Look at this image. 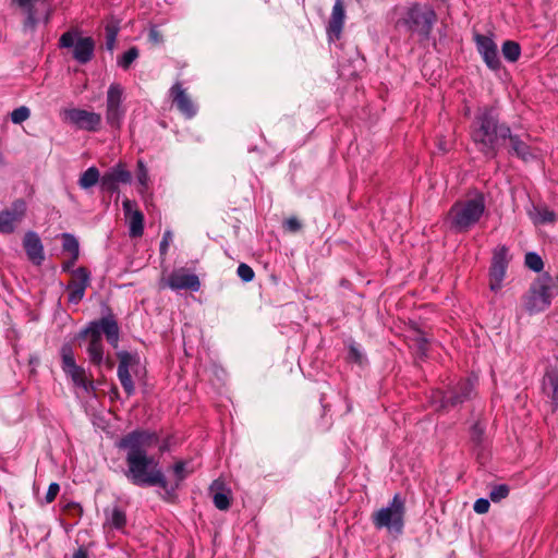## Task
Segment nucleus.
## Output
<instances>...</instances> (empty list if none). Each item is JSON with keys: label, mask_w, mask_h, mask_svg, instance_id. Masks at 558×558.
Instances as JSON below:
<instances>
[{"label": "nucleus", "mask_w": 558, "mask_h": 558, "mask_svg": "<svg viewBox=\"0 0 558 558\" xmlns=\"http://www.w3.org/2000/svg\"><path fill=\"white\" fill-rule=\"evenodd\" d=\"M157 442L156 433L135 429L120 438L117 447L125 451L124 476L131 484L140 487L158 486L171 497L174 487L170 486L155 457L148 454V449Z\"/></svg>", "instance_id": "f257e3e1"}, {"label": "nucleus", "mask_w": 558, "mask_h": 558, "mask_svg": "<svg viewBox=\"0 0 558 558\" xmlns=\"http://www.w3.org/2000/svg\"><path fill=\"white\" fill-rule=\"evenodd\" d=\"M470 136L476 149L486 158L493 159L510 136V126L500 122L497 110L492 106L478 108L470 126Z\"/></svg>", "instance_id": "f03ea898"}, {"label": "nucleus", "mask_w": 558, "mask_h": 558, "mask_svg": "<svg viewBox=\"0 0 558 558\" xmlns=\"http://www.w3.org/2000/svg\"><path fill=\"white\" fill-rule=\"evenodd\" d=\"M102 335L112 348H118L120 328L113 315H107L93 320L81 331L80 337L87 340V354L92 364L100 366L104 363Z\"/></svg>", "instance_id": "7ed1b4c3"}, {"label": "nucleus", "mask_w": 558, "mask_h": 558, "mask_svg": "<svg viewBox=\"0 0 558 558\" xmlns=\"http://www.w3.org/2000/svg\"><path fill=\"white\" fill-rule=\"evenodd\" d=\"M485 209L484 195L475 193L471 198L457 201L447 213L446 222L454 232H468L481 220Z\"/></svg>", "instance_id": "20e7f679"}, {"label": "nucleus", "mask_w": 558, "mask_h": 558, "mask_svg": "<svg viewBox=\"0 0 558 558\" xmlns=\"http://www.w3.org/2000/svg\"><path fill=\"white\" fill-rule=\"evenodd\" d=\"M475 384V378L461 379L447 391L434 390L429 401L436 411L449 410L470 400L474 395Z\"/></svg>", "instance_id": "39448f33"}, {"label": "nucleus", "mask_w": 558, "mask_h": 558, "mask_svg": "<svg viewBox=\"0 0 558 558\" xmlns=\"http://www.w3.org/2000/svg\"><path fill=\"white\" fill-rule=\"evenodd\" d=\"M405 501L396 494L387 507L372 514V522L378 530L386 529L390 533L401 534L404 527Z\"/></svg>", "instance_id": "423d86ee"}, {"label": "nucleus", "mask_w": 558, "mask_h": 558, "mask_svg": "<svg viewBox=\"0 0 558 558\" xmlns=\"http://www.w3.org/2000/svg\"><path fill=\"white\" fill-rule=\"evenodd\" d=\"M555 287V282L549 275L545 274L537 278L523 298L526 312L535 314L547 310L551 304Z\"/></svg>", "instance_id": "0eeeda50"}, {"label": "nucleus", "mask_w": 558, "mask_h": 558, "mask_svg": "<svg viewBox=\"0 0 558 558\" xmlns=\"http://www.w3.org/2000/svg\"><path fill=\"white\" fill-rule=\"evenodd\" d=\"M437 20L436 12L430 7H422L418 3L409 8L403 24L412 32H417L428 37Z\"/></svg>", "instance_id": "6e6552de"}, {"label": "nucleus", "mask_w": 558, "mask_h": 558, "mask_svg": "<svg viewBox=\"0 0 558 558\" xmlns=\"http://www.w3.org/2000/svg\"><path fill=\"white\" fill-rule=\"evenodd\" d=\"M124 88L119 83L109 85L106 97V122L110 128L120 129L126 113L123 105Z\"/></svg>", "instance_id": "1a4fd4ad"}, {"label": "nucleus", "mask_w": 558, "mask_h": 558, "mask_svg": "<svg viewBox=\"0 0 558 558\" xmlns=\"http://www.w3.org/2000/svg\"><path fill=\"white\" fill-rule=\"evenodd\" d=\"M61 354V367L66 376L71 378L76 387L84 389L86 392H93L95 390L92 380L86 377L85 369L77 365L74 357V352L69 343H64L60 350Z\"/></svg>", "instance_id": "9d476101"}, {"label": "nucleus", "mask_w": 558, "mask_h": 558, "mask_svg": "<svg viewBox=\"0 0 558 558\" xmlns=\"http://www.w3.org/2000/svg\"><path fill=\"white\" fill-rule=\"evenodd\" d=\"M62 120L76 129L97 132L101 126V116L97 112L80 108H69L61 111Z\"/></svg>", "instance_id": "9b49d317"}, {"label": "nucleus", "mask_w": 558, "mask_h": 558, "mask_svg": "<svg viewBox=\"0 0 558 558\" xmlns=\"http://www.w3.org/2000/svg\"><path fill=\"white\" fill-rule=\"evenodd\" d=\"M61 48L73 47V58L81 64L89 62L94 56L95 43L92 37H80L72 32H66L61 35L59 40Z\"/></svg>", "instance_id": "f8f14e48"}, {"label": "nucleus", "mask_w": 558, "mask_h": 558, "mask_svg": "<svg viewBox=\"0 0 558 558\" xmlns=\"http://www.w3.org/2000/svg\"><path fill=\"white\" fill-rule=\"evenodd\" d=\"M508 264V248L506 246L495 248L489 270V287L492 291H498L501 288Z\"/></svg>", "instance_id": "ddd939ff"}, {"label": "nucleus", "mask_w": 558, "mask_h": 558, "mask_svg": "<svg viewBox=\"0 0 558 558\" xmlns=\"http://www.w3.org/2000/svg\"><path fill=\"white\" fill-rule=\"evenodd\" d=\"M26 213V203L23 199H16L11 207L0 213V232L4 234L13 233L15 226L20 222Z\"/></svg>", "instance_id": "4468645a"}, {"label": "nucleus", "mask_w": 558, "mask_h": 558, "mask_svg": "<svg viewBox=\"0 0 558 558\" xmlns=\"http://www.w3.org/2000/svg\"><path fill=\"white\" fill-rule=\"evenodd\" d=\"M119 360L118 378L125 393L130 397L135 391V386L130 374V367L138 362L137 356L128 352L119 351L117 353Z\"/></svg>", "instance_id": "2eb2a0df"}, {"label": "nucleus", "mask_w": 558, "mask_h": 558, "mask_svg": "<svg viewBox=\"0 0 558 558\" xmlns=\"http://www.w3.org/2000/svg\"><path fill=\"white\" fill-rule=\"evenodd\" d=\"M90 274L85 267H78L73 271V278L69 282L66 290L69 292V302L77 304L85 295V290L89 286Z\"/></svg>", "instance_id": "dca6fc26"}, {"label": "nucleus", "mask_w": 558, "mask_h": 558, "mask_svg": "<svg viewBox=\"0 0 558 558\" xmlns=\"http://www.w3.org/2000/svg\"><path fill=\"white\" fill-rule=\"evenodd\" d=\"M474 40L486 65L492 70H498L500 68V59L498 57L497 45L493 38L476 34Z\"/></svg>", "instance_id": "f3484780"}, {"label": "nucleus", "mask_w": 558, "mask_h": 558, "mask_svg": "<svg viewBox=\"0 0 558 558\" xmlns=\"http://www.w3.org/2000/svg\"><path fill=\"white\" fill-rule=\"evenodd\" d=\"M131 180V172L120 162L104 173L100 179V186L104 191L114 192L120 183L128 184Z\"/></svg>", "instance_id": "a211bd4d"}, {"label": "nucleus", "mask_w": 558, "mask_h": 558, "mask_svg": "<svg viewBox=\"0 0 558 558\" xmlns=\"http://www.w3.org/2000/svg\"><path fill=\"white\" fill-rule=\"evenodd\" d=\"M167 286L172 290H191L196 292L201 288V282L196 275L180 268L169 275Z\"/></svg>", "instance_id": "6ab92c4d"}, {"label": "nucleus", "mask_w": 558, "mask_h": 558, "mask_svg": "<svg viewBox=\"0 0 558 558\" xmlns=\"http://www.w3.org/2000/svg\"><path fill=\"white\" fill-rule=\"evenodd\" d=\"M170 96L178 110L187 119H192L197 113V107L186 94L182 84L177 82L170 88Z\"/></svg>", "instance_id": "aec40b11"}, {"label": "nucleus", "mask_w": 558, "mask_h": 558, "mask_svg": "<svg viewBox=\"0 0 558 558\" xmlns=\"http://www.w3.org/2000/svg\"><path fill=\"white\" fill-rule=\"evenodd\" d=\"M123 211L129 220L130 236L140 238L144 232V215L137 209L135 202L124 199L122 203Z\"/></svg>", "instance_id": "412c9836"}, {"label": "nucleus", "mask_w": 558, "mask_h": 558, "mask_svg": "<svg viewBox=\"0 0 558 558\" xmlns=\"http://www.w3.org/2000/svg\"><path fill=\"white\" fill-rule=\"evenodd\" d=\"M23 247L27 258L36 266H40L45 259L44 246L39 235L34 231H27L23 239Z\"/></svg>", "instance_id": "4be33fe9"}, {"label": "nucleus", "mask_w": 558, "mask_h": 558, "mask_svg": "<svg viewBox=\"0 0 558 558\" xmlns=\"http://www.w3.org/2000/svg\"><path fill=\"white\" fill-rule=\"evenodd\" d=\"M345 11L341 0H336L327 25V34L330 40H337L342 33Z\"/></svg>", "instance_id": "5701e85b"}, {"label": "nucleus", "mask_w": 558, "mask_h": 558, "mask_svg": "<svg viewBox=\"0 0 558 558\" xmlns=\"http://www.w3.org/2000/svg\"><path fill=\"white\" fill-rule=\"evenodd\" d=\"M543 389L551 398L556 408H558V371L550 368L546 372L543 379Z\"/></svg>", "instance_id": "b1692460"}, {"label": "nucleus", "mask_w": 558, "mask_h": 558, "mask_svg": "<svg viewBox=\"0 0 558 558\" xmlns=\"http://www.w3.org/2000/svg\"><path fill=\"white\" fill-rule=\"evenodd\" d=\"M104 513H105V517H106V521H105V524L112 527V529H116V530H121L125 526L126 524V514L125 512L119 508L118 506H114L112 508H106L104 510Z\"/></svg>", "instance_id": "393cba45"}, {"label": "nucleus", "mask_w": 558, "mask_h": 558, "mask_svg": "<svg viewBox=\"0 0 558 558\" xmlns=\"http://www.w3.org/2000/svg\"><path fill=\"white\" fill-rule=\"evenodd\" d=\"M507 140L510 142V150L511 155H515L517 157L527 160L531 157V151L529 145L523 142L519 135L512 134L510 131V136H507Z\"/></svg>", "instance_id": "a878e982"}, {"label": "nucleus", "mask_w": 558, "mask_h": 558, "mask_svg": "<svg viewBox=\"0 0 558 558\" xmlns=\"http://www.w3.org/2000/svg\"><path fill=\"white\" fill-rule=\"evenodd\" d=\"M190 463L187 461L180 460L175 462L172 466V472L175 477L174 483H170V486L173 488V495L175 490L179 488L181 483L193 472L192 468H189Z\"/></svg>", "instance_id": "bb28decb"}, {"label": "nucleus", "mask_w": 558, "mask_h": 558, "mask_svg": "<svg viewBox=\"0 0 558 558\" xmlns=\"http://www.w3.org/2000/svg\"><path fill=\"white\" fill-rule=\"evenodd\" d=\"M410 347L413 348L417 354L425 355L428 347V339L425 333L418 329H415L411 336H409Z\"/></svg>", "instance_id": "cd10ccee"}, {"label": "nucleus", "mask_w": 558, "mask_h": 558, "mask_svg": "<svg viewBox=\"0 0 558 558\" xmlns=\"http://www.w3.org/2000/svg\"><path fill=\"white\" fill-rule=\"evenodd\" d=\"M100 179H101V177H100L99 170L96 167H89L80 177L78 185L83 190H87V189L96 185L98 182H100Z\"/></svg>", "instance_id": "c85d7f7f"}, {"label": "nucleus", "mask_w": 558, "mask_h": 558, "mask_svg": "<svg viewBox=\"0 0 558 558\" xmlns=\"http://www.w3.org/2000/svg\"><path fill=\"white\" fill-rule=\"evenodd\" d=\"M62 248L64 252L70 253V255L73 256V259H78L80 244L74 235L70 233L62 234Z\"/></svg>", "instance_id": "c756f323"}, {"label": "nucleus", "mask_w": 558, "mask_h": 558, "mask_svg": "<svg viewBox=\"0 0 558 558\" xmlns=\"http://www.w3.org/2000/svg\"><path fill=\"white\" fill-rule=\"evenodd\" d=\"M505 59L509 62H515L521 54V47L517 41L506 40L501 47Z\"/></svg>", "instance_id": "7c9ffc66"}, {"label": "nucleus", "mask_w": 558, "mask_h": 558, "mask_svg": "<svg viewBox=\"0 0 558 558\" xmlns=\"http://www.w3.org/2000/svg\"><path fill=\"white\" fill-rule=\"evenodd\" d=\"M536 223H550L556 221L557 215L555 211L546 208V207H537L535 208V214L533 217Z\"/></svg>", "instance_id": "2f4dec72"}, {"label": "nucleus", "mask_w": 558, "mask_h": 558, "mask_svg": "<svg viewBox=\"0 0 558 558\" xmlns=\"http://www.w3.org/2000/svg\"><path fill=\"white\" fill-rule=\"evenodd\" d=\"M525 265L527 268H530L531 270H533L535 272H539L544 267L542 257L537 253H534V252L526 253Z\"/></svg>", "instance_id": "473e14b6"}, {"label": "nucleus", "mask_w": 558, "mask_h": 558, "mask_svg": "<svg viewBox=\"0 0 558 558\" xmlns=\"http://www.w3.org/2000/svg\"><path fill=\"white\" fill-rule=\"evenodd\" d=\"M137 57L138 49L136 47H132L121 56L118 60V65L126 70L137 59Z\"/></svg>", "instance_id": "72a5a7b5"}, {"label": "nucleus", "mask_w": 558, "mask_h": 558, "mask_svg": "<svg viewBox=\"0 0 558 558\" xmlns=\"http://www.w3.org/2000/svg\"><path fill=\"white\" fill-rule=\"evenodd\" d=\"M230 494L226 492H216L213 495V502L219 510H228L230 507Z\"/></svg>", "instance_id": "f704fd0d"}, {"label": "nucleus", "mask_w": 558, "mask_h": 558, "mask_svg": "<svg viewBox=\"0 0 558 558\" xmlns=\"http://www.w3.org/2000/svg\"><path fill=\"white\" fill-rule=\"evenodd\" d=\"M509 486L506 484L496 485L490 489L489 498L494 502H499L509 495Z\"/></svg>", "instance_id": "c9c22d12"}, {"label": "nucleus", "mask_w": 558, "mask_h": 558, "mask_svg": "<svg viewBox=\"0 0 558 558\" xmlns=\"http://www.w3.org/2000/svg\"><path fill=\"white\" fill-rule=\"evenodd\" d=\"M119 28L116 25H107L106 26V48L108 50H113L117 41Z\"/></svg>", "instance_id": "e433bc0d"}, {"label": "nucleus", "mask_w": 558, "mask_h": 558, "mask_svg": "<svg viewBox=\"0 0 558 558\" xmlns=\"http://www.w3.org/2000/svg\"><path fill=\"white\" fill-rule=\"evenodd\" d=\"M31 116V111L27 107L21 106L11 112V120L15 124H20L26 121Z\"/></svg>", "instance_id": "4c0bfd02"}, {"label": "nucleus", "mask_w": 558, "mask_h": 558, "mask_svg": "<svg viewBox=\"0 0 558 558\" xmlns=\"http://www.w3.org/2000/svg\"><path fill=\"white\" fill-rule=\"evenodd\" d=\"M236 274L244 282H251L255 276L253 268L245 263L238 266Z\"/></svg>", "instance_id": "58836bf2"}, {"label": "nucleus", "mask_w": 558, "mask_h": 558, "mask_svg": "<svg viewBox=\"0 0 558 558\" xmlns=\"http://www.w3.org/2000/svg\"><path fill=\"white\" fill-rule=\"evenodd\" d=\"M148 170L145 166V163L142 160L137 161V181L138 183L146 189L148 185Z\"/></svg>", "instance_id": "ea45409f"}, {"label": "nucleus", "mask_w": 558, "mask_h": 558, "mask_svg": "<svg viewBox=\"0 0 558 558\" xmlns=\"http://www.w3.org/2000/svg\"><path fill=\"white\" fill-rule=\"evenodd\" d=\"M26 12L25 26L34 28L37 24L36 13L34 10V5L29 4V7H21Z\"/></svg>", "instance_id": "a19ab883"}, {"label": "nucleus", "mask_w": 558, "mask_h": 558, "mask_svg": "<svg viewBox=\"0 0 558 558\" xmlns=\"http://www.w3.org/2000/svg\"><path fill=\"white\" fill-rule=\"evenodd\" d=\"M283 228L289 232H298L302 228V223L295 217H290L284 220Z\"/></svg>", "instance_id": "79ce46f5"}, {"label": "nucleus", "mask_w": 558, "mask_h": 558, "mask_svg": "<svg viewBox=\"0 0 558 558\" xmlns=\"http://www.w3.org/2000/svg\"><path fill=\"white\" fill-rule=\"evenodd\" d=\"M490 504L486 498H478L473 506V509L478 514L487 513L489 510Z\"/></svg>", "instance_id": "37998d69"}, {"label": "nucleus", "mask_w": 558, "mask_h": 558, "mask_svg": "<svg viewBox=\"0 0 558 558\" xmlns=\"http://www.w3.org/2000/svg\"><path fill=\"white\" fill-rule=\"evenodd\" d=\"M60 492V485L58 483H51L48 487L47 494H46V502L50 504L52 502L57 495Z\"/></svg>", "instance_id": "c03bdc74"}, {"label": "nucleus", "mask_w": 558, "mask_h": 558, "mask_svg": "<svg viewBox=\"0 0 558 558\" xmlns=\"http://www.w3.org/2000/svg\"><path fill=\"white\" fill-rule=\"evenodd\" d=\"M171 241H172V232L167 230L163 233L162 240L160 242V253L161 254H166L167 253L168 246H169Z\"/></svg>", "instance_id": "a18cd8bd"}, {"label": "nucleus", "mask_w": 558, "mask_h": 558, "mask_svg": "<svg viewBox=\"0 0 558 558\" xmlns=\"http://www.w3.org/2000/svg\"><path fill=\"white\" fill-rule=\"evenodd\" d=\"M349 359L356 363L363 362V354L355 345H351L349 350Z\"/></svg>", "instance_id": "49530a36"}, {"label": "nucleus", "mask_w": 558, "mask_h": 558, "mask_svg": "<svg viewBox=\"0 0 558 558\" xmlns=\"http://www.w3.org/2000/svg\"><path fill=\"white\" fill-rule=\"evenodd\" d=\"M76 262H77V259H73V256H71V258L69 260H66L62 264V270L65 272H70V271L73 272L74 270H72V268Z\"/></svg>", "instance_id": "de8ad7c7"}, {"label": "nucleus", "mask_w": 558, "mask_h": 558, "mask_svg": "<svg viewBox=\"0 0 558 558\" xmlns=\"http://www.w3.org/2000/svg\"><path fill=\"white\" fill-rule=\"evenodd\" d=\"M149 38L154 43L161 41V35H160V33L155 27L150 28V31H149Z\"/></svg>", "instance_id": "09e8293b"}, {"label": "nucleus", "mask_w": 558, "mask_h": 558, "mask_svg": "<svg viewBox=\"0 0 558 558\" xmlns=\"http://www.w3.org/2000/svg\"><path fill=\"white\" fill-rule=\"evenodd\" d=\"M72 558H88V551L84 547H80L72 556Z\"/></svg>", "instance_id": "8fccbe9b"}, {"label": "nucleus", "mask_w": 558, "mask_h": 558, "mask_svg": "<svg viewBox=\"0 0 558 558\" xmlns=\"http://www.w3.org/2000/svg\"><path fill=\"white\" fill-rule=\"evenodd\" d=\"M482 433H483V429L478 426V424H475L472 427L473 438H475L477 441L480 440Z\"/></svg>", "instance_id": "3c124183"}, {"label": "nucleus", "mask_w": 558, "mask_h": 558, "mask_svg": "<svg viewBox=\"0 0 558 558\" xmlns=\"http://www.w3.org/2000/svg\"><path fill=\"white\" fill-rule=\"evenodd\" d=\"M7 165V159L3 153L0 150V167H4Z\"/></svg>", "instance_id": "603ef678"}, {"label": "nucleus", "mask_w": 558, "mask_h": 558, "mask_svg": "<svg viewBox=\"0 0 558 558\" xmlns=\"http://www.w3.org/2000/svg\"><path fill=\"white\" fill-rule=\"evenodd\" d=\"M108 363V366L111 367L112 366V362L110 360L107 361Z\"/></svg>", "instance_id": "864d4df0"}, {"label": "nucleus", "mask_w": 558, "mask_h": 558, "mask_svg": "<svg viewBox=\"0 0 558 558\" xmlns=\"http://www.w3.org/2000/svg\"><path fill=\"white\" fill-rule=\"evenodd\" d=\"M165 450H166V447H165V446H162V447L160 448V451H165Z\"/></svg>", "instance_id": "5fc2aeb1"}, {"label": "nucleus", "mask_w": 558, "mask_h": 558, "mask_svg": "<svg viewBox=\"0 0 558 558\" xmlns=\"http://www.w3.org/2000/svg\"><path fill=\"white\" fill-rule=\"evenodd\" d=\"M557 359H558V355H557Z\"/></svg>", "instance_id": "6e6d98bb"}]
</instances>
